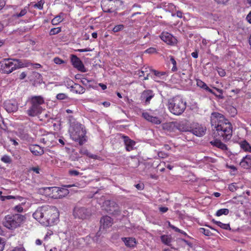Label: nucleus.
Masks as SVG:
<instances>
[{
	"label": "nucleus",
	"mask_w": 251,
	"mask_h": 251,
	"mask_svg": "<svg viewBox=\"0 0 251 251\" xmlns=\"http://www.w3.org/2000/svg\"><path fill=\"white\" fill-rule=\"evenodd\" d=\"M213 135L215 138L225 141L229 140L232 136V126L230 122L221 114L216 113Z\"/></svg>",
	"instance_id": "nucleus-1"
},
{
	"label": "nucleus",
	"mask_w": 251,
	"mask_h": 251,
	"mask_svg": "<svg viewBox=\"0 0 251 251\" xmlns=\"http://www.w3.org/2000/svg\"><path fill=\"white\" fill-rule=\"evenodd\" d=\"M58 216L59 213L57 208L50 205L38 207L33 214L34 219L45 225L54 223Z\"/></svg>",
	"instance_id": "nucleus-2"
},
{
	"label": "nucleus",
	"mask_w": 251,
	"mask_h": 251,
	"mask_svg": "<svg viewBox=\"0 0 251 251\" xmlns=\"http://www.w3.org/2000/svg\"><path fill=\"white\" fill-rule=\"evenodd\" d=\"M168 109L173 114L179 116L181 115L186 107V102L179 96H176L169 100Z\"/></svg>",
	"instance_id": "nucleus-3"
},
{
	"label": "nucleus",
	"mask_w": 251,
	"mask_h": 251,
	"mask_svg": "<svg viewBox=\"0 0 251 251\" xmlns=\"http://www.w3.org/2000/svg\"><path fill=\"white\" fill-rule=\"evenodd\" d=\"M25 219V217L21 214H8L3 218L2 224L6 228L13 230L20 227L23 224Z\"/></svg>",
	"instance_id": "nucleus-4"
},
{
	"label": "nucleus",
	"mask_w": 251,
	"mask_h": 251,
	"mask_svg": "<svg viewBox=\"0 0 251 251\" xmlns=\"http://www.w3.org/2000/svg\"><path fill=\"white\" fill-rule=\"evenodd\" d=\"M86 134V130L82 125L77 123L74 125L70 136L73 140L78 142L80 145H82L87 141Z\"/></svg>",
	"instance_id": "nucleus-5"
},
{
	"label": "nucleus",
	"mask_w": 251,
	"mask_h": 251,
	"mask_svg": "<svg viewBox=\"0 0 251 251\" xmlns=\"http://www.w3.org/2000/svg\"><path fill=\"white\" fill-rule=\"evenodd\" d=\"M19 60L11 58L4 59L0 62V72L9 74L18 68Z\"/></svg>",
	"instance_id": "nucleus-6"
},
{
	"label": "nucleus",
	"mask_w": 251,
	"mask_h": 251,
	"mask_svg": "<svg viewBox=\"0 0 251 251\" xmlns=\"http://www.w3.org/2000/svg\"><path fill=\"white\" fill-rule=\"evenodd\" d=\"M75 185H66L64 187L65 188H58L56 187H46L45 190H49L51 193L49 194L50 197L54 199H61L66 196L69 193V191L67 188H70Z\"/></svg>",
	"instance_id": "nucleus-7"
},
{
	"label": "nucleus",
	"mask_w": 251,
	"mask_h": 251,
	"mask_svg": "<svg viewBox=\"0 0 251 251\" xmlns=\"http://www.w3.org/2000/svg\"><path fill=\"white\" fill-rule=\"evenodd\" d=\"M120 0H103L101 2V7L104 12H115L122 5Z\"/></svg>",
	"instance_id": "nucleus-8"
},
{
	"label": "nucleus",
	"mask_w": 251,
	"mask_h": 251,
	"mask_svg": "<svg viewBox=\"0 0 251 251\" xmlns=\"http://www.w3.org/2000/svg\"><path fill=\"white\" fill-rule=\"evenodd\" d=\"M196 83L198 87H199L200 88L205 90L207 92L210 93L217 98L220 99H223L224 98L223 96V90L222 89L218 88L216 87H213V88L216 90V91L219 93V94H217L214 92L212 89L209 88L207 84L201 80L200 79H196Z\"/></svg>",
	"instance_id": "nucleus-9"
},
{
	"label": "nucleus",
	"mask_w": 251,
	"mask_h": 251,
	"mask_svg": "<svg viewBox=\"0 0 251 251\" xmlns=\"http://www.w3.org/2000/svg\"><path fill=\"white\" fill-rule=\"evenodd\" d=\"M206 130V127L198 123H193L191 124L190 132L197 136H202L205 134Z\"/></svg>",
	"instance_id": "nucleus-10"
},
{
	"label": "nucleus",
	"mask_w": 251,
	"mask_h": 251,
	"mask_svg": "<svg viewBox=\"0 0 251 251\" xmlns=\"http://www.w3.org/2000/svg\"><path fill=\"white\" fill-rule=\"evenodd\" d=\"M142 116L147 121L156 125H159L161 123V119L157 116L154 112L150 111V112H143Z\"/></svg>",
	"instance_id": "nucleus-11"
},
{
	"label": "nucleus",
	"mask_w": 251,
	"mask_h": 251,
	"mask_svg": "<svg viewBox=\"0 0 251 251\" xmlns=\"http://www.w3.org/2000/svg\"><path fill=\"white\" fill-rule=\"evenodd\" d=\"M160 38L167 44L174 46L176 44L177 40L172 34L163 31L159 35Z\"/></svg>",
	"instance_id": "nucleus-12"
},
{
	"label": "nucleus",
	"mask_w": 251,
	"mask_h": 251,
	"mask_svg": "<svg viewBox=\"0 0 251 251\" xmlns=\"http://www.w3.org/2000/svg\"><path fill=\"white\" fill-rule=\"evenodd\" d=\"M71 61L73 66L78 71L85 73L86 69L81 60L75 55H71Z\"/></svg>",
	"instance_id": "nucleus-13"
},
{
	"label": "nucleus",
	"mask_w": 251,
	"mask_h": 251,
	"mask_svg": "<svg viewBox=\"0 0 251 251\" xmlns=\"http://www.w3.org/2000/svg\"><path fill=\"white\" fill-rule=\"evenodd\" d=\"M74 215L75 218L84 219L88 217L90 212L85 207H75L74 210Z\"/></svg>",
	"instance_id": "nucleus-14"
},
{
	"label": "nucleus",
	"mask_w": 251,
	"mask_h": 251,
	"mask_svg": "<svg viewBox=\"0 0 251 251\" xmlns=\"http://www.w3.org/2000/svg\"><path fill=\"white\" fill-rule=\"evenodd\" d=\"M154 95L152 90H145L141 93L140 100L144 103L145 105H148L150 103L151 100L154 97Z\"/></svg>",
	"instance_id": "nucleus-15"
},
{
	"label": "nucleus",
	"mask_w": 251,
	"mask_h": 251,
	"mask_svg": "<svg viewBox=\"0 0 251 251\" xmlns=\"http://www.w3.org/2000/svg\"><path fill=\"white\" fill-rule=\"evenodd\" d=\"M43 111L42 107H37L33 105H30L28 109L26 111V113L29 117H36L40 115Z\"/></svg>",
	"instance_id": "nucleus-16"
},
{
	"label": "nucleus",
	"mask_w": 251,
	"mask_h": 251,
	"mask_svg": "<svg viewBox=\"0 0 251 251\" xmlns=\"http://www.w3.org/2000/svg\"><path fill=\"white\" fill-rule=\"evenodd\" d=\"M30 105H33L37 107H42V105L45 103L44 98L41 96H32L29 100Z\"/></svg>",
	"instance_id": "nucleus-17"
},
{
	"label": "nucleus",
	"mask_w": 251,
	"mask_h": 251,
	"mask_svg": "<svg viewBox=\"0 0 251 251\" xmlns=\"http://www.w3.org/2000/svg\"><path fill=\"white\" fill-rule=\"evenodd\" d=\"M54 136L51 134H48L43 136L40 138V142L46 145L48 147H51L53 145V142Z\"/></svg>",
	"instance_id": "nucleus-18"
},
{
	"label": "nucleus",
	"mask_w": 251,
	"mask_h": 251,
	"mask_svg": "<svg viewBox=\"0 0 251 251\" xmlns=\"http://www.w3.org/2000/svg\"><path fill=\"white\" fill-rule=\"evenodd\" d=\"M177 130L181 132H190L191 124L187 121L177 122Z\"/></svg>",
	"instance_id": "nucleus-19"
},
{
	"label": "nucleus",
	"mask_w": 251,
	"mask_h": 251,
	"mask_svg": "<svg viewBox=\"0 0 251 251\" xmlns=\"http://www.w3.org/2000/svg\"><path fill=\"white\" fill-rule=\"evenodd\" d=\"M29 149L32 153L36 156H41L44 153L43 148L41 147L38 145H30Z\"/></svg>",
	"instance_id": "nucleus-20"
},
{
	"label": "nucleus",
	"mask_w": 251,
	"mask_h": 251,
	"mask_svg": "<svg viewBox=\"0 0 251 251\" xmlns=\"http://www.w3.org/2000/svg\"><path fill=\"white\" fill-rule=\"evenodd\" d=\"M127 151H130L133 150L135 142L131 140L128 136L123 135L122 136Z\"/></svg>",
	"instance_id": "nucleus-21"
},
{
	"label": "nucleus",
	"mask_w": 251,
	"mask_h": 251,
	"mask_svg": "<svg viewBox=\"0 0 251 251\" xmlns=\"http://www.w3.org/2000/svg\"><path fill=\"white\" fill-rule=\"evenodd\" d=\"M100 223L101 227L103 228H107L111 226L112 225V218L108 216H103L100 219Z\"/></svg>",
	"instance_id": "nucleus-22"
},
{
	"label": "nucleus",
	"mask_w": 251,
	"mask_h": 251,
	"mask_svg": "<svg viewBox=\"0 0 251 251\" xmlns=\"http://www.w3.org/2000/svg\"><path fill=\"white\" fill-rule=\"evenodd\" d=\"M240 165L244 169L251 168V155H247L241 160Z\"/></svg>",
	"instance_id": "nucleus-23"
},
{
	"label": "nucleus",
	"mask_w": 251,
	"mask_h": 251,
	"mask_svg": "<svg viewBox=\"0 0 251 251\" xmlns=\"http://www.w3.org/2000/svg\"><path fill=\"white\" fill-rule=\"evenodd\" d=\"M4 107L8 113L15 112L18 109L17 105L15 103H12L10 100L5 102Z\"/></svg>",
	"instance_id": "nucleus-24"
},
{
	"label": "nucleus",
	"mask_w": 251,
	"mask_h": 251,
	"mask_svg": "<svg viewBox=\"0 0 251 251\" xmlns=\"http://www.w3.org/2000/svg\"><path fill=\"white\" fill-rule=\"evenodd\" d=\"M125 245L129 248H134L137 244L135 238L132 237H123L122 238Z\"/></svg>",
	"instance_id": "nucleus-25"
},
{
	"label": "nucleus",
	"mask_w": 251,
	"mask_h": 251,
	"mask_svg": "<svg viewBox=\"0 0 251 251\" xmlns=\"http://www.w3.org/2000/svg\"><path fill=\"white\" fill-rule=\"evenodd\" d=\"M210 143L212 146H215L223 151L227 150V146L222 143L220 140L216 139L213 141H211Z\"/></svg>",
	"instance_id": "nucleus-26"
},
{
	"label": "nucleus",
	"mask_w": 251,
	"mask_h": 251,
	"mask_svg": "<svg viewBox=\"0 0 251 251\" xmlns=\"http://www.w3.org/2000/svg\"><path fill=\"white\" fill-rule=\"evenodd\" d=\"M239 145L244 151L251 153V146L246 140L240 141Z\"/></svg>",
	"instance_id": "nucleus-27"
},
{
	"label": "nucleus",
	"mask_w": 251,
	"mask_h": 251,
	"mask_svg": "<svg viewBox=\"0 0 251 251\" xmlns=\"http://www.w3.org/2000/svg\"><path fill=\"white\" fill-rule=\"evenodd\" d=\"M177 122H172L166 123L164 125V129L171 132H175L177 130Z\"/></svg>",
	"instance_id": "nucleus-28"
},
{
	"label": "nucleus",
	"mask_w": 251,
	"mask_h": 251,
	"mask_svg": "<svg viewBox=\"0 0 251 251\" xmlns=\"http://www.w3.org/2000/svg\"><path fill=\"white\" fill-rule=\"evenodd\" d=\"M161 242L165 245L170 246L172 237L170 235H163L160 237Z\"/></svg>",
	"instance_id": "nucleus-29"
},
{
	"label": "nucleus",
	"mask_w": 251,
	"mask_h": 251,
	"mask_svg": "<svg viewBox=\"0 0 251 251\" xmlns=\"http://www.w3.org/2000/svg\"><path fill=\"white\" fill-rule=\"evenodd\" d=\"M72 91L76 94H82L85 91V89L80 85L75 83Z\"/></svg>",
	"instance_id": "nucleus-30"
},
{
	"label": "nucleus",
	"mask_w": 251,
	"mask_h": 251,
	"mask_svg": "<svg viewBox=\"0 0 251 251\" xmlns=\"http://www.w3.org/2000/svg\"><path fill=\"white\" fill-rule=\"evenodd\" d=\"M212 221L213 223H214L215 224H216V225H217L218 226H219V227L224 229L230 230L231 229L230 225L228 224H224L220 221H217L214 219L212 220Z\"/></svg>",
	"instance_id": "nucleus-31"
},
{
	"label": "nucleus",
	"mask_w": 251,
	"mask_h": 251,
	"mask_svg": "<svg viewBox=\"0 0 251 251\" xmlns=\"http://www.w3.org/2000/svg\"><path fill=\"white\" fill-rule=\"evenodd\" d=\"M168 225L170 227H171L172 229H174L176 232L180 233L186 236H189L187 234L182 230H181L177 228V227L174 226V225H172L170 222H168Z\"/></svg>",
	"instance_id": "nucleus-32"
},
{
	"label": "nucleus",
	"mask_w": 251,
	"mask_h": 251,
	"mask_svg": "<svg viewBox=\"0 0 251 251\" xmlns=\"http://www.w3.org/2000/svg\"><path fill=\"white\" fill-rule=\"evenodd\" d=\"M229 213V210L227 208L219 209L216 213V216L220 217L223 215H227Z\"/></svg>",
	"instance_id": "nucleus-33"
},
{
	"label": "nucleus",
	"mask_w": 251,
	"mask_h": 251,
	"mask_svg": "<svg viewBox=\"0 0 251 251\" xmlns=\"http://www.w3.org/2000/svg\"><path fill=\"white\" fill-rule=\"evenodd\" d=\"M16 199H18L20 201H21L23 199V198L22 197H20V196L15 197V196H11V195H9V196H0V200L2 201H4L5 200Z\"/></svg>",
	"instance_id": "nucleus-34"
},
{
	"label": "nucleus",
	"mask_w": 251,
	"mask_h": 251,
	"mask_svg": "<svg viewBox=\"0 0 251 251\" xmlns=\"http://www.w3.org/2000/svg\"><path fill=\"white\" fill-rule=\"evenodd\" d=\"M27 12V9L26 7L22 9L20 13H17L13 15V17L15 18H20L25 16Z\"/></svg>",
	"instance_id": "nucleus-35"
},
{
	"label": "nucleus",
	"mask_w": 251,
	"mask_h": 251,
	"mask_svg": "<svg viewBox=\"0 0 251 251\" xmlns=\"http://www.w3.org/2000/svg\"><path fill=\"white\" fill-rule=\"evenodd\" d=\"M45 3V1L44 0H40L38 1V2L34 4L33 5V7L34 8H36L39 10H42L43 9V5Z\"/></svg>",
	"instance_id": "nucleus-36"
},
{
	"label": "nucleus",
	"mask_w": 251,
	"mask_h": 251,
	"mask_svg": "<svg viewBox=\"0 0 251 251\" xmlns=\"http://www.w3.org/2000/svg\"><path fill=\"white\" fill-rule=\"evenodd\" d=\"M61 31V28L60 27H57L51 28L49 32L50 35H54L60 32Z\"/></svg>",
	"instance_id": "nucleus-37"
},
{
	"label": "nucleus",
	"mask_w": 251,
	"mask_h": 251,
	"mask_svg": "<svg viewBox=\"0 0 251 251\" xmlns=\"http://www.w3.org/2000/svg\"><path fill=\"white\" fill-rule=\"evenodd\" d=\"M170 61L171 62V63H172V64L173 65V66L172 68V71L173 72L177 71V68L176 67V62L175 58L172 56H171L170 57Z\"/></svg>",
	"instance_id": "nucleus-38"
},
{
	"label": "nucleus",
	"mask_w": 251,
	"mask_h": 251,
	"mask_svg": "<svg viewBox=\"0 0 251 251\" xmlns=\"http://www.w3.org/2000/svg\"><path fill=\"white\" fill-rule=\"evenodd\" d=\"M65 85L67 87V88H73L75 83L70 79H67L65 82Z\"/></svg>",
	"instance_id": "nucleus-39"
},
{
	"label": "nucleus",
	"mask_w": 251,
	"mask_h": 251,
	"mask_svg": "<svg viewBox=\"0 0 251 251\" xmlns=\"http://www.w3.org/2000/svg\"><path fill=\"white\" fill-rule=\"evenodd\" d=\"M1 160L5 163H11L12 159L11 157L7 155H4L1 158Z\"/></svg>",
	"instance_id": "nucleus-40"
},
{
	"label": "nucleus",
	"mask_w": 251,
	"mask_h": 251,
	"mask_svg": "<svg viewBox=\"0 0 251 251\" xmlns=\"http://www.w3.org/2000/svg\"><path fill=\"white\" fill-rule=\"evenodd\" d=\"M62 22V18L60 16H56L51 20V24L53 25H57Z\"/></svg>",
	"instance_id": "nucleus-41"
},
{
	"label": "nucleus",
	"mask_w": 251,
	"mask_h": 251,
	"mask_svg": "<svg viewBox=\"0 0 251 251\" xmlns=\"http://www.w3.org/2000/svg\"><path fill=\"white\" fill-rule=\"evenodd\" d=\"M200 231L207 236H209L212 234L211 231L209 229H207L203 227L200 228Z\"/></svg>",
	"instance_id": "nucleus-42"
},
{
	"label": "nucleus",
	"mask_w": 251,
	"mask_h": 251,
	"mask_svg": "<svg viewBox=\"0 0 251 251\" xmlns=\"http://www.w3.org/2000/svg\"><path fill=\"white\" fill-rule=\"evenodd\" d=\"M56 98L58 100H63L67 99L68 96L64 93H59L56 95Z\"/></svg>",
	"instance_id": "nucleus-43"
},
{
	"label": "nucleus",
	"mask_w": 251,
	"mask_h": 251,
	"mask_svg": "<svg viewBox=\"0 0 251 251\" xmlns=\"http://www.w3.org/2000/svg\"><path fill=\"white\" fill-rule=\"evenodd\" d=\"M124 25H115L113 28V31L114 32H117L122 30L124 28Z\"/></svg>",
	"instance_id": "nucleus-44"
},
{
	"label": "nucleus",
	"mask_w": 251,
	"mask_h": 251,
	"mask_svg": "<svg viewBox=\"0 0 251 251\" xmlns=\"http://www.w3.org/2000/svg\"><path fill=\"white\" fill-rule=\"evenodd\" d=\"M217 71L219 75L222 77L225 76L226 75L225 70L221 68L218 67Z\"/></svg>",
	"instance_id": "nucleus-45"
},
{
	"label": "nucleus",
	"mask_w": 251,
	"mask_h": 251,
	"mask_svg": "<svg viewBox=\"0 0 251 251\" xmlns=\"http://www.w3.org/2000/svg\"><path fill=\"white\" fill-rule=\"evenodd\" d=\"M23 210V207L20 204L17 205L14 207V210L19 213L22 212Z\"/></svg>",
	"instance_id": "nucleus-46"
},
{
	"label": "nucleus",
	"mask_w": 251,
	"mask_h": 251,
	"mask_svg": "<svg viewBox=\"0 0 251 251\" xmlns=\"http://www.w3.org/2000/svg\"><path fill=\"white\" fill-rule=\"evenodd\" d=\"M158 156L161 158H165L168 156V154L163 151H160L158 152Z\"/></svg>",
	"instance_id": "nucleus-47"
},
{
	"label": "nucleus",
	"mask_w": 251,
	"mask_h": 251,
	"mask_svg": "<svg viewBox=\"0 0 251 251\" xmlns=\"http://www.w3.org/2000/svg\"><path fill=\"white\" fill-rule=\"evenodd\" d=\"M146 53H148L149 54L151 53H154L155 52H156V50L154 48H150L146 50L145 51Z\"/></svg>",
	"instance_id": "nucleus-48"
},
{
	"label": "nucleus",
	"mask_w": 251,
	"mask_h": 251,
	"mask_svg": "<svg viewBox=\"0 0 251 251\" xmlns=\"http://www.w3.org/2000/svg\"><path fill=\"white\" fill-rule=\"evenodd\" d=\"M69 174L71 176H77L79 175L80 173L76 170H71L69 171Z\"/></svg>",
	"instance_id": "nucleus-49"
},
{
	"label": "nucleus",
	"mask_w": 251,
	"mask_h": 251,
	"mask_svg": "<svg viewBox=\"0 0 251 251\" xmlns=\"http://www.w3.org/2000/svg\"><path fill=\"white\" fill-rule=\"evenodd\" d=\"M54 62L56 64H61L64 63V61L59 57H55Z\"/></svg>",
	"instance_id": "nucleus-50"
},
{
	"label": "nucleus",
	"mask_w": 251,
	"mask_h": 251,
	"mask_svg": "<svg viewBox=\"0 0 251 251\" xmlns=\"http://www.w3.org/2000/svg\"><path fill=\"white\" fill-rule=\"evenodd\" d=\"M154 74L157 76H161L162 75H164L166 74V73L164 72H159L157 71H154Z\"/></svg>",
	"instance_id": "nucleus-51"
},
{
	"label": "nucleus",
	"mask_w": 251,
	"mask_h": 251,
	"mask_svg": "<svg viewBox=\"0 0 251 251\" xmlns=\"http://www.w3.org/2000/svg\"><path fill=\"white\" fill-rule=\"evenodd\" d=\"M4 247V242L2 238L0 237V251H3Z\"/></svg>",
	"instance_id": "nucleus-52"
},
{
	"label": "nucleus",
	"mask_w": 251,
	"mask_h": 251,
	"mask_svg": "<svg viewBox=\"0 0 251 251\" xmlns=\"http://www.w3.org/2000/svg\"><path fill=\"white\" fill-rule=\"evenodd\" d=\"M217 3L221 4H226L229 0H214Z\"/></svg>",
	"instance_id": "nucleus-53"
},
{
	"label": "nucleus",
	"mask_w": 251,
	"mask_h": 251,
	"mask_svg": "<svg viewBox=\"0 0 251 251\" xmlns=\"http://www.w3.org/2000/svg\"><path fill=\"white\" fill-rule=\"evenodd\" d=\"M75 51H78L80 52H82L90 51H92V50L89 48H85L84 49H78V50H75Z\"/></svg>",
	"instance_id": "nucleus-54"
},
{
	"label": "nucleus",
	"mask_w": 251,
	"mask_h": 251,
	"mask_svg": "<svg viewBox=\"0 0 251 251\" xmlns=\"http://www.w3.org/2000/svg\"><path fill=\"white\" fill-rule=\"evenodd\" d=\"M229 189L230 191L233 192L236 190V187H235V185L233 183L229 185Z\"/></svg>",
	"instance_id": "nucleus-55"
},
{
	"label": "nucleus",
	"mask_w": 251,
	"mask_h": 251,
	"mask_svg": "<svg viewBox=\"0 0 251 251\" xmlns=\"http://www.w3.org/2000/svg\"><path fill=\"white\" fill-rule=\"evenodd\" d=\"M90 81L88 80L87 78L84 77H82L81 79V82L83 84L86 85Z\"/></svg>",
	"instance_id": "nucleus-56"
},
{
	"label": "nucleus",
	"mask_w": 251,
	"mask_h": 251,
	"mask_svg": "<svg viewBox=\"0 0 251 251\" xmlns=\"http://www.w3.org/2000/svg\"><path fill=\"white\" fill-rule=\"evenodd\" d=\"M135 187L140 190H142L144 189V186L143 184H137L135 185Z\"/></svg>",
	"instance_id": "nucleus-57"
},
{
	"label": "nucleus",
	"mask_w": 251,
	"mask_h": 251,
	"mask_svg": "<svg viewBox=\"0 0 251 251\" xmlns=\"http://www.w3.org/2000/svg\"><path fill=\"white\" fill-rule=\"evenodd\" d=\"M159 210L162 213H165L168 211V208L167 207H159Z\"/></svg>",
	"instance_id": "nucleus-58"
},
{
	"label": "nucleus",
	"mask_w": 251,
	"mask_h": 251,
	"mask_svg": "<svg viewBox=\"0 0 251 251\" xmlns=\"http://www.w3.org/2000/svg\"><path fill=\"white\" fill-rule=\"evenodd\" d=\"M31 170L33 171L34 172H35L36 174H39L40 169L38 167H32L31 168Z\"/></svg>",
	"instance_id": "nucleus-59"
},
{
	"label": "nucleus",
	"mask_w": 251,
	"mask_h": 251,
	"mask_svg": "<svg viewBox=\"0 0 251 251\" xmlns=\"http://www.w3.org/2000/svg\"><path fill=\"white\" fill-rule=\"evenodd\" d=\"M5 5V2L3 0H0V10L2 9V8Z\"/></svg>",
	"instance_id": "nucleus-60"
},
{
	"label": "nucleus",
	"mask_w": 251,
	"mask_h": 251,
	"mask_svg": "<svg viewBox=\"0 0 251 251\" xmlns=\"http://www.w3.org/2000/svg\"><path fill=\"white\" fill-rule=\"evenodd\" d=\"M246 19L249 23L251 24V11L247 16Z\"/></svg>",
	"instance_id": "nucleus-61"
},
{
	"label": "nucleus",
	"mask_w": 251,
	"mask_h": 251,
	"mask_svg": "<svg viewBox=\"0 0 251 251\" xmlns=\"http://www.w3.org/2000/svg\"><path fill=\"white\" fill-rule=\"evenodd\" d=\"M191 55L194 58H197L198 57V53L197 51H194L191 53Z\"/></svg>",
	"instance_id": "nucleus-62"
},
{
	"label": "nucleus",
	"mask_w": 251,
	"mask_h": 251,
	"mask_svg": "<svg viewBox=\"0 0 251 251\" xmlns=\"http://www.w3.org/2000/svg\"><path fill=\"white\" fill-rule=\"evenodd\" d=\"M26 73L25 72H23L20 74V78L21 79H23L26 77Z\"/></svg>",
	"instance_id": "nucleus-63"
},
{
	"label": "nucleus",
	"mask_w": 251,
	"mask_h": 251,
	"mask_svg": "<svg viewBox=\"0 0 251 251\" xmlns=\"http://www.w3.org/2000/svg\"><path fill=\"white\" fill-rule=\"evenodd\" d=\"M102 104L105 107H108L110 105V103L108 101H104L102 102Z\"/></svg>",
	"instance_id": "nucleus-64"
}]
</instances>
